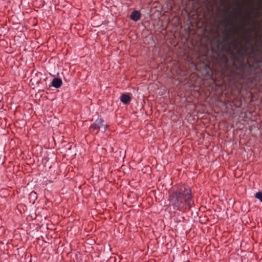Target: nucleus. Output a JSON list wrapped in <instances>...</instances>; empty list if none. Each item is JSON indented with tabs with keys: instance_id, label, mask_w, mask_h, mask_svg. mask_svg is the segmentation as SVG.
I'll return each instance as SVG.
<instances>
[{
	"instance_id": "f257e3e1",
	"label": "nucleus",
	"mask_w": 262,
	"mask_h": 262,
	"mask_svg": "<svg viewBox=\"0 0 262 262\" xmlns=\"http://www.w3.org/2000/svg\"><path fill=\"white\" fill-rule=\"evenodd\" d=\"M182 198L184 199L186 205L189 208L191 207L193 202L191 200L192 194L189 189L183 187L178 191L170 193L169 200L170 204L173 206L174 209H179L181 205L183 203Z\"/></svg>"
},
{
	"instance_id": "f03ea898",
	"label": "nucleus",
	"mask_w": 262,
	"mask_h": 262,
	"mask_svg": "<svg viewBox=\"0 0 262 262\" xmlns=\"http://www.w3.org/2000/svg\"><path fill=\"white\" fill-rule=\"evenodd\" d=\"M237 52L238 55L237 60L239 62V64L238 66L235 65L234 74L239 80L246 79L247 76L251 74L253 66L250 64L249 61L247 63H245V58L248 55L246 51L238 50Z\"/></svg>"
},
{
	"instance_id": "7ed1b4c3",
	"label": "nucleus",
	"mask_w": 262,
	"mask_h": 262,
	"mask_svg": "<svg viewBox=\"0 0 262 262\" xmlns=\"http://www.w3.org/2000/svg\"><path fill=\"white\" fill-rule=\"evenodd\" d=\"M103 123V120L102 119H97L95 122L91 125L90 127L91 132L98 133L100 127L103 126L104 127V130H105L107 128V125H104Z\"/></svg>"
},
{
	"instance_id": "20e7f679",
	"label": "nucleus",
	"mask_w": 262,
	"mask_h": 262,
	"mask_svg": "<svg viewBox=\"0 0 262 262\" xmlns=\"http://www.w3.org/2000/svg\"><path fill=\"white\" fill-rule=\"evenodd\" d=\"M62 82L60 78H54L52 82V85L56 88H60L62 85Z\"/></svg>"
},
{
	"instance_id": "39448f33",
	"label": "nucleus",
	"mask_w": 262,
	"mask_h": 262,
	"mask_svg": "<svg viewBox=\"0 0 262 262\" xmlns=\"http://www.w3.org/2000/svg\"><path fill=\"white\" fill-rule=\"evenodd\" d=\"M120 100L124 104H128L130 101L131 98L129 95L123 94L121 95Z\"/></svg>"
},
{
	"instance_id": "423d86ee",
	"label": "nucleus",
	"mask_w": 262,
	"mask_h": 262,
	"mask_svg": "<svg viewBox=\"0 0 262 262\" xmlns=\"http://www.w3.org/2000/svg\"><path fill=\"white\" fill-rule=\"evenodd\" d=\"M232 5L236 8H240L243 6V0H231Z\"/></svg>"
},
{
	"instance_id": "0eeeda50",
	"label": "nucleus",
	"mask_w": 262,
	"mask_h": 262,
	"mask_svg": "<svg viewBox=\"0 0 262 262\" xmlns=\"http://www.w3.org/2000/svg\"><path fill=\"white\" fill-rule=\"evenodd\" d=\"M210 16H262V15H260L259 14L254 15H243L242 14H238V15H226V14H223L222 15H211Z\"/></svg>"
},
{
	"instance_id": "6e6552de",
	"label": "nucleus",
	"mask_w": 262,
	"mask_h": 262,
	"mask_svg": "<svg viewBox=\"0 0 262 262\" xmlns=\"http://www.w3.org/2000/svg\"><path fill=\"white\" fill-rule=\"evenodd\" d=\"M253 30L258 33L262 34V27L261 26L260 23L256 20Z\"/></svg>"
},
{
	"instance_id": "1a4fd4ad",
	"label": "nucleus",
	"mask_w": 262,
	"mask_h": 262,
	"mask_svg": "<svg viewBox=\"0 0 262 262\" xmlns=\"http://www.w3.org/2000/svg\"><path fill=\"white\" fill-rule=\"evenodd\" d=\"M129 16H141V13L139 11L135 10L132 12Z\"/></svg>"
},
{
	"instance_id": "9d476101",
	"label": "nucleus",
	"mask_w": 262,
	"mask_h": 262,
	"mask_svg": "<svg viewBox=\"0 0 262 262\" xmlns=\"http://www.w3.org/2000/svg\"><path fill=\"white\" fill-rule=\"evenodd\" d=\"M255 196L257 199L262 202V192H258L255 194Z\"/></svg>"
},
{
	"instance_id": "9b49d317",
	"label": "nucleus",
	"mask_w": 262,
	"mask_h": 262,
	"mask_svg": "<svg viewBox=\"0 0 262 262\" xmlns=\"http://www.w3.org/2000/svg\"><path fill=\"white\" fill-rule=\"evenodd\" d=\"M239 50H243V51H246V53H248V52L249 50V47L246 45H245L243 46L242 48Z\"/></svg>"
},
{
	"instance_id": "f8f14e48",
	"label": "nucleus",
	"mask_w": 262,
	"mask_h": 262,
	"mask_svg": "<svg viewBox=\"0 0 262 262\" xmlns=\"http://www.w3.org/2000/svg\"><path fill=\"white\" fill-rule=\"evenodd\" d=\"M221 5L224 7H226V6L228 5V2L227 0H222L221 1Z\"/></svg>"
},
{
	"instance_id": "ddd939ff",
	"label": "nucleus",
	"mask_w": 262,
	"mask_h": 262,
	"mask_svg": "<svg viewBox=\"0 0 262 262\" xmlns=\"http://www.w3.org/2000/svg\"><path fill=\"white\" fill-rule=\"evenodd\" d=\"M228 36L229 34L228 31L225 30V41L228 42Z\"/></svg>"
},
{
	"instance_id": "4468645a",
	"label": "nucleus",
	"mask_w": 262,
	"mask_h": 262,
	"mask_svg": "<svg viewBox=\"0 0 262 262\" xmlns=\"http://www.w3.org/2000/svg\"><path fill=\"white\" fill-rule=\"evenodd\" d=\"M131 18H132V19L134 21H138L140 19V17H131Z\"/></svg>"
},
{
	"instance_id": "2eb2a0df",
	"label": "nucleus",
	"mask_w": 262,
	"mask_h": 262,
	"mask_svg": "<svg viewBox=\"0 0 262 262\" xmlns=\"http://www.w3.org/2000/svg\"><path fill=\"white\" fill-rule=\"evenodd\" d=\"M237 44L236 43H235V48H237Z\"/></svg>"
},
{
	"instance_id": "dca6fc26",
	"label": "nucleus",
	"mask_w": 262,
	"mask_h": 262,
	"mask_svg": "<svg viewBox=\"0 0 262 262\" xmlns=\"http://www.w3.org/2000/svg\"><path fill=\"white\" fill-rule=\"evenodd\" d=\"M187 16H191V17H193V16H194V15H190V14H188V15H187Z\"/></svg>"
},
{
	"instance_id": "f3484780",
	"label": "nucleus",
	"mask_w": 262,
	"mask_h": 262,
	"mask_svg": "<svg viewBox=\"0 0 262 262\" xmlns=\"http://www.w3.org/2000/svg\"><path fill=\"white\" fill-rule=\"evenodd\" d=\"M100 25H97L95 26V27H98V26H99Z\"/></svg>"
},
{
	"instance_id": "a211bd4d",
	"label": "nucleus",
	"mask_w": 262,
	"mask_h": 262,
	"mask_svg": "<svg viewBox=\"0 0 262 262\" xmlns=\"http://www.w3.org/2000/svg\"><path fill=\"white\" fill-rule=\"evenodd\" d=\"M228 50L231 51V49L230 48V47L228 48Z\"/></svg>"
},
{
	"instance_id": "6ab92c4d",
	"label": "nucleus",
	"mask_w": 262,
	"mask_h": 262,
	"mask_svg": "<svg viewBox=\"0 0 262 262\" xmlns=\"http://www.w3.org/2000/svg\"><path fill=\"white\" fill-rule=\"evenodd\" d=\"M202 16L205 17V16H206V15H205V14H203V15H202Z\"/></svg>"
},
{
	"instance_id": "aec40b11",
	"label": "nucleus",
	"mask_w": 262,
	"mask_h": 262,
	"mask_svg": "<svg viewBox=\"0 0 262 262\" xmlns=\"http://www.w3.org/2000/svg\"><path fill=\"white\" fill-rule=\"evenodd\" d=\"M235 18H238V17H236Z\"/></svg>"
},
{
	"instance_id": "412c9836",
	"label": "nucleus",
	"mask_w": 262,
	"mask_h": 262,
	"mask_svg": "<svg viewBox=\"0 0 262 262\" xmlns=\"http://www.w3.org/2000/svg\"><path fill=\"white\" fill-rule=\"evenodd\" d=\"M261 2H262V0H261Z\"/></svg>"
}]
</instances>
